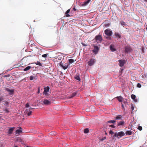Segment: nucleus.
Listing matches in <instances>:
<instances>
[{
    "mask_svg": "<svg viewBox=\"0 0 147 147\" xmlns=\"http://www.w3.org/2000/svg\"><path fill=\"white\" fill-rule=\"evenodd\" d=\"M32 108H31L30 109H26L25 112V113L28 116H30L31 115L32 111H31L32 109Z\"/></svg>",
    "mask_w": 147,
    "mask_h": 147,
    "instance_id": "6",
    "label": "nucleus"
},
{
    "mask_svg": "<svg viewBox=\"0 0 147 147\" xmlns=\"http://www.w3.org/2000/svg\"><path fill=\"white\" fill-rule=\"evenodd\" d=\"M40 88H39V87L38 88V92H40Z\"/></svg>",
    "mask_w": 147,
    "mask_h": 147,
    "instance_id": "48",
    "label": "nucleus"
},
{
    "mask_svg": "<svg viewBox=\"0 0 147 147\" xmlns=\"http://www.w3.org/2000/svg\"><path fill=\"white\" fill-rule=\"evenodd\" d=\"M95 62V60L94 59H91L88 62V65L90 66H91L94 65Z\"/></svg>",
    "mask_w": 147,
    "mask_h": 147,
    "instance_id": "8",
    "label": "nucleus"
},
{
    "mask_svg": "<svg viewBox=\"0 0 147 147\" xmlns=\"http://www.w3.org/2000/svg\"><path fill=\"white\" fill-rule=\"evenodd\" d=\"M35 78V77L33 76H30V80H32L33 79H34Z\"/></svg>",
    "mask_w": 147,
    "mask_h": 147,
    "instance_id": "32",
    "label": "nucleus"
},
{
    "mask_svg": "<svg viewBox=\"0 0 147 147\" xmlns=\"http://www.w3.org/2000/svg\"><path fill=\"white\" fill-rule=\"evenodd\" d=\"M4 100L3 97V96H0V102H1V101L3 100Z\"/></svg>",
    "mask_w": 147,
    "mask_h": 147,
    "instance_id": "34",
    "label": "nucleus"
},
{
    "mask_svg": "<svg viewBox=\"0 0 147 147\" xmlns=\"http://www.w3.org/2000/svg\"><path fill=\"white\" fill-rule=\"evenodd\" d=\"M43 102L44 104L47 105L50 104L51 103V101H49V100L47 99L44 100Z\"/></svg>",
    "mask_w": 147,
    "mask_h": 147,
    "instance_id": "12",
    "label": "nucleus"
},
{
    "mask_svg": "<svg viewBox=\"0 0 147 147\" xmlns=\"http://www.w3.org/2000/svg\"><path fill=\"white\" fill-rule=\"evenodd\" d=\"M50 89V87L49 86H47L44 88V91L43 92H49Z\"/></svg>",
    "mask_w": 147,
    "mask_h": 147,
    "instance_id": "15",
    "label": "nucleus"
},
{
    "mask_svg": "<svg viewBox=\"0 0 147 147\" xmlns=\"http://www.w3.org/2000/svg\"><path fill=\"white\" fill-rule=\"evenodd\" d=\"M116 122L115 121V120H110L108 121L107 123H115Z\"/></svg>",
    "mask_w": 147,
    "mask_h": 147,
    "instance_id": "31",
    "label": "nucleus"
},
{
    "mask_svg": "<svg viewBox=\"0 0 147 147\" xmlns=\"http://www.w3.org/2000/svg\"><path fill=\"white\" fill-rule=\"evenodd\" d=\"M125 122L123 121H121L119 122L118 123V126H119L121 125H123L124 124Z\"/></svg>",
    "mask_w": 147,
    "mask_h": 147,
    "instance_id": "17",
    "label": "nucleus"
},
{
    "mask_svg": "<svg viewBox=\"0 0 147 147\" xmlns=\"http://www.w3.org/2000/svg\"><path fill=\"white\" fill-rule=\"evenodd\" d=\"M75 79L78 80H80V77L79 76H77L76 77H75Z\"/></svg>",
    "mask_w": 147,
    "mask_h": 147,
    "instance_id": "35",
    "label": "nucleus"
},
{
    "mask_svg": "<svg viewBox=\"0 0 147 147\" xmlns=\"http://www.w3.org/2000/svg\"><path fill=\"white\" fill-rule=\"evenodd\" d=\"M95 39L96 41L100 42L102 41V36L99 34L95 36Z\"/></svg>",
    "mask_w": 147,
    "mask_h": 147,
    "instance_id": "3",
    "label": "nucleus"
},
{
    "mask_svg": "<svg viewBox=\"0 0 147 147\" xmlns=\"http://www.w3.org/2000/svg\"><path fill=\"white\" fill-rule=\"evenodd\" d=\"M99 50V48L97 46H94V49L92 51L95 54H97Z\"/></svg>",
    "mask_w": 147,
    "mask_h": 147,
    "instance_id": "7",
    "label": "nucleus"
},
{
    "mask_svg": "<svg viewBox=\"0 0 147 147\" xmlns=\"http://www.w3.org/2000/svg\"><path fill=\"white\" fill-rule=\"evenodd\" d=\"M13 92H10V94H12Z\"/></svg>",
    "mask_w": 147,
    "mask_h": 147,
    "instance_id": "50",
    "label": "nucleus"
},
{
    "mask_svg": "<svg viewBox=\"0 0 147 147\" xmlns=\"http://www.w3.org/2000/svg\"><path fill=\"white\" fill-rule=\"evenodd\" d=\"M89 131V129L88 128H86L84 129V132L85 134L88 133Z\"/></svg>",
    "mask_w": 147,
    "mask_h": 147,
    "instance_id": "30",
    "label": "nucleus"
},
{
    "mask_svg": "<svg viewBox=\"0 0 147 147\" xmlns=\"http://www.w3.org/2000/svg\"><path fill=\"white\" fill-rule=\"evenodd\" d=\"M122 107H124V106H123V104H122Z\"/></svg>",
    "mask_w": 147,
    "mask_h": 147,
    "instance_id": "49",
    "label": "nucleus"
},
{
    "mask_svg": "<svg viewBox=\"0 0 147 147\" xmlns=\"http://www.w3.org/2000/svg\"><path fill=\"white\" fill-rule=\"evenodd\" d=\"M60 66L62 67L64 69H67L68 66V65H63L61 62H60Z\"/></svg>",
    "mask_w": 147,
    "mask_h": 147,
    "instance_id": "10",
    "label": "nucleus"
},
{
    "mask_svg": "<svg viewBox=\"0 0 147 147\" xmlns=\"http://www.w3.org/2000/svg\"><path fill=\"white\" fill-rule=\"evenodd\" d=\"M125 52L126 53L131 52L132 50L131 47L129 45L125 46Z\"/></svg>",
    "mask_w": 147,
    "mask_h": 147,
    "instance_id": "5",
    "label": "nucleus"
},
{
    "mask_svg": "<svg viewBox=\"0 0 147 147\" xmlns=\"http://www.w3.org/2000/svg\"><path fill=\"white\" fill-rule=\"evenodd\" d=\"M115 36L119 38H121V35L119 34V33H117V32H115Z\"/></svg>",
    "mask_w": 147,
    "mask_h": 147,
    "instance_id": "18",
    "label": "nucleus"
},
{
    "mask_svg": "<svg viewBox=\"0 0 147 147\" xmlns=\"http://www.w3.org/2000/svg\"><path fill=\"white\" fill-rule=\"evenodd\" d=\"M20 129H18L16 130V134H19L22 132V128L21 127H20Z\"/></svg>",
    "mask_w": 147,
    "mask_h": 147,
    "instance_id": "23",
    "label": "nucleus"
},
{
    "mask_svg": "<svg viewBox=\"0 0 147 147\" xmlns=\"http://www.w3.org/2000/svg\"><path fill=\"white\" fill-rule=\"evenodd\" d=\"M6 90L8 92H13L14 90H10L8 88H6Z\"/></svg>",
    "mask_w": 147,
    "mask_h": 147,
    "instance_id": "29",
    "label": "nucleus"
},
{
    "mask_svg": "<svg viewBox=\"0 0 147 147\" xmlns=\"http://www.w3.org/2000/svg\"><path fill=\"white\" fill-rule=\"evenodd\" d=\"M122 118V116L121 115H118L117 116H116L115 117V120H120Z\"/></svg>",
    "mask_w": 147,
    "mask_h": 147,
    "instance_id": "21",
    "label": "nucleus"
},
{
    "mask_svg": "<svg viewBox=\"0 0 147 147\" xmlns=\"http://www.w3.org/2000/svg\"><path fill=\"white\" fill-rule=\"evenodd\" d=\"M110 48L112 51L113 52L116 51V49L114 48V46L112 45L110 46Z\"/></svg>",
    "mask_w": 147,
    "mask_h": 147,
    "instance_id": "14",
    "label": "nucleus"
},
{
    "mask_svg": "<svg viewBox=\"0 0 147 147\" xmlns=\"http://www.w3.org/2000/svg\"><path fill=\"white\" fill-rule=\"evenodd\" d=\"M109 133L112 135L114 134V132L111 130H110L109 131Z\"/></svg>",
    "mask_w": 147,
    "mask_h": 147,
    "instance_id": "40",
    "label": "nucleus"
},
{
    "mask_svg": "<svg viewBox=\"0 0 147 147\" xmlns=\"http://www.w3.org/2000/svg\"><path fill=\"white\" fill-rule=\"evenodd\" d=\"M69 62L70 63H72L74 62V60L72 59H69Z\"/></svg>",
    "mask_w": 147,
    "mask_h": 147,
    "instance_id": "28",
    "label": "nucleus"
},
{
    "mask_svg": "<svg viewBox=\"0 0 147 147\" xmlns=\"http://www.w3.org/2000/svg\"><path fill=\"white\" fill-rule=\"evenodd\" d=\"M73 10L75 11H76V9L74 7L73 8Z\"/></svg>",
    "mask_w": 147,
    "mask_h": 147,
    "instance_id": "46",
    "label": "nucleus"
},
{
    "mask_svg": "<svg viewBox=\"0 0 147 147\" xmlns=\"http://www.w3.org/2000/svg\"><path fill=\"white\" fill-rule=\"evenodd\" d=\"M132 131H127L125 132V134L127 135H130L132 134Z\"/></svg>",
    "mask_w": 147,
    "mask_h": 147,
    "instance_id": "19",
    "label": "nucleus"
},
{
    "mask_svg": "<svg viewBox=\"0 0 147 147\" xmlns=\"http://www.w3.org/2000/svg\"><path fill=\"white\" fill-rule=\"evenodd\" d=\"M118 61L119 63V65L121 67L123 66L125 63V60H119Z\"/></svg>",
    "mask_w": 147,
    "mask_h": 147,
    "instance_id": "11",
    "label": "nucleus"
},
{
    "mask_svg": "<svg viewBox=\"0 0 147 147\" xmlns=\"http://www.w3.org/2000/svg\"><path fill=\"white\" fill-rule=\"evenodd\" d=\"M137 87L138 88H140L141 87V84L140 83H138L137 86Z\"/></svg>",
    "mask_w": 147,
    "mask_h": 147,
    "instance_id": "39",
    "label": "nucleus"
},
{
    "mask_svg": "<svg viewBox=\"0 0 147 147\" xmlns=\"http://www.w3.org/2000/svg\"><path fill=\"white\" fill-rule=\"evenodd\" d=\"M34 63L36 65H39L40 66H42V64L39 61L35 62H34Z\"/></svg>",
    "mask_w": 147,
    "mask_h": 147,
    "instance_id": "24",
    "label": "nucleus"
},
{
    "mask_svg": "<svg viewBox=\"0 0 147 147\" xmlns=\"http://www.w3.org/2000/svg\"><path fill=\"white\" fill-rule=\"evenodd\" d=\"M105 26H107V24L105 25Z\"/></svg>",
    "mask_w": 147,
    "mask_h": 147,
    "instance_id": "52",
    "label": "nucleus"
},
{
    "mask_svg": "<svg viewBox=\"0 0 147 147\" xmlns=\"http://www.w3.org/2000/svg\"><path fill=\"white\" fill-rule=\"evenodd\" d=\"M121 25H125V23L123 21H122L121 22Z\"/></svg>",
    "mask_w": 147,
    "mask_h": 147,
    "instance_id": "33",
    "label": "nucleus"
},
{
    "mask_svg": "<svg viewBox=\"0 0 147 147\" xmlns=\"http://www.w3.org/2000/svg\"><path fill=\"white\" fill-rule=\"evenodd\" d=\"M76 94H77L76 92H74L70 96H68V97H69V98H71L75 96L76 95Z\"/></svg>",
    "mask_w": 147,
    "mask_h": 147,
    "instance_id": "22",
    "label": "nucleus"
},
{
    "mask_svg": "<svg viewBox=\"0 0 147 147\" xmlns=\"http://www.w3.org/2000/svg\"><path fill=\"white\" fill-rule=\"evenodd\" d=\"M113 136H114V137H117L118 138L117 133L116 132L115 133L114 135Z\"/></svg>",
    "mask_w": 147,
    "mask_h": 147,
    "instance_id": "38",
    "label": "nucleus"
},
{
    "mask_svg": "<svg viewBox=\"0 0 147 147\" xmlns=\"http://www.w3.org/2000/svg\"><path fill=\"white\" fill-rule=\"evenodd\" d=\"M31 68V67L30 66H28L26 68H24V71H27L29 69H30Z\"/></svg>",
    "mask_w": 147,
    "mask_h": 147,
    "instance_id": "26",
    "label": "nucleus"
},
{
    "mask_svg": "<svg viewBox=\"0 0 147 147\" xmlns=\"http://www.w3.org/2000/svg\"><path fill=\"white\" fill-rule=\"evenodd\" d=\"M31 57V55L25 57L21 60L22 61L24 64H27L29 63L30 61L31 60V59L30 58Z\"/></svg>",
    "mask_w": 147,
    "mask_h": 147,
    "instance_id": "2",
    "label": "nucleus"
},
{
    "mask_svg": "<svg viewBox=\"0 0 147 147\" xmlns=\"http://www.w3.org/2000/svg\"><path fill=\"white\" fill-rule=\"evenodd\" d=\"M48 54H45L42 55V56L43 57H47Z\"/></svg>",
    "mask_w": 147,
    "mask_h": 147,
    "instance_id": "36",
    "label": "nucleus"
},
{
    "mask_svg": "<svg viewBox=\"0 0 147 147\" xmlns=\"http://www.w3.org/2000/svg\"><path fill=\"white\" fill-rule=\"evenodd\" d=\"M118 139L120 138L121 137L125 135V133L123 131H120L117 133Z\"/></svg>",
    "mask_w": 147,
    "mask_h": 147,
    "instance_id": "9",
    "label": "nucleus"
},
{
    "mask_svg": "<svg viewBox=\"0 0 147 147\" xmlns=\"http://www.w3.org/2000/svg\"><path fill=\"white\" fill-rule=\"evenodd\" d=\"M10 76V75L9 74H8V75H5V76H4V77H9Z\"/></svg>",
    "mask_w": 147,
    "mask_h": 147,
    "instance_id": "43",
    "label": "nucleus"
},
{
    "mask_svg": "<svg viewBox=\"0 0 147 147\" xmlns=\"http://www.w3.org/2000/svg\"><path fill=\"white\" fill-rule=\"evenodd\" d=\"M131 109L132 111H133L134 109V107L133 106H132L131 107Z\"/></svg>",
    "mask_w": 147,
    "mask_h": 147,
    "instance_id": "44",
    "label": "nucleus"
},
{
    "mask_svg": "<svg viewBox=\"0 0 147 147\" xmlns=\"http://www.w3.org/2000/svg\"><path fill=\"white\" fill-rule=\"evenodd\" d=\"M109 126V127L112 128H115V126L113 125H110Z\"/></svg>",
    "mask_w": 147,
    "mask_h": 147,
    "instance_id": "41",
    "label": "nucleus"
},
{
    "mask_svg": "<svg viewBox=\"0 0 147 147\" xmlns=\"http://www.w3.org/2000/svg\"><path fill=\"white\" fill-rule=\"evenodd\" d=\"M138 129L140 131H141L142 129V127L141 126H139L138 127Z\"/></svg>",
    "mask_w": 147,
    "mask_h": 147,
    "instance_id": "37",
    "label": "nucleus"
},
{
    "mask_svg": "<svg viewBox=\"0 0 147 147\" xmlns=\"http://www.w3.org/2000/svg\"><path fill=\"white\" fill-rule=\"evenodd\" d=\"M146 29H147V27H146Z\"/></svg>",
    "mask_w": 147,
    "mask_h": 147,
    "instance_id": "53",
    "label": "nucleus"
},
{
    "mask_svg": "<svg viewBox=\"0 0 147 147\" xmlns=\"http://www.w3.org/2000/svg\"><path fill=\"white\" fill-rule=\"evenodd\" d=\"M145 1L147 2V0H144Z\"/></svg>",
    "mask_w": 147,
    "mask_h": 147,
    "instance_id": "51",
    "label": "nucleus"
},
{
    "mask_svg": "<svg viewBox=\"0 0 147 147\" xmlns=\"http://www.w3.org/2000/svg\"><path fill=\"white\" fill-rule=\"evenodd\" d=\"M105 34L108 36H111L112 34V32L110 30L107 29L105 31Z\"/></svg>",
    "mask_w": 147,
    "mask_h": 147,
    "instance_id": "4",
    "label": "nucleus"
},
{
    "mask_svg": "<svg viewBox=\"0 0 147 147\" xmlns=\"http://www.w3.org/2000/svg\"><path fill=\"white\" fill-rule=\"evenodd\" d=\"M87 1L85 2L84 3V5H86L88 4L90 1L91 0H86Z\"/></svg>",
    "mask_w": 147,
    "mask_h": 147,
    "instance_id": "27",
    "label": "nucleus"
},
{
    "mask_svg": "<svg viewBox=\"0 0 147 147\" xmlns=\"http://www.w3.org/2000/svg\"><path fill=\"white\" fill-rule=\"evenodd\" d=\"M15 127H11L8 131V134H11L12 133V132L14 129Z\"/></svg>",
    "mask_w": 147,
    "mask_h": 147,
    "instance_id": "13",
    "label": "nucleus"
},
{
    "mask_svg": "<svg viewBox=\"0 0 147 147\" xmlns=\"http://www.w3.org/2000/svg\"><path fill=\"white\" fill-rule=\"evenodd\" d=\"M25 106H26V107H29V104H28V103H27L26 105Z\"/></svg>",
    "mask_w": 147,
    "mask_h": 147,
    "instance_id": "42",
    "label": "nucleus"
},
{
    "mask_svg": "<svg viewBox=\"0 0 147 147\" xmlns=\"http://www.w3.org/2000/svg\"><path fill=\"white\" fill-rule=\"evenodd\" d=\"M116 98L119 102H122L123 101V98L121 96H117Z\"/></svg>",
    "mask_w": 147,
    "mask_h": 147,
    "instance_id": "16",
    "label": "nucleus"
},
{
    "mask_svg": "<svg viewBox=\"0 0 147 147\" xmlns=\"http://www.w3.org/2000/svg\"><path fill=\"white\" fill-rule=\"evenodd\" d=\"M5 111L7 112H9V111L7 109H5Z\"/></svg>",
    "mask_w": 147,
    "mask_h": 147,
    "instance_id": "47",
    "label": "nucleus"
},
{
    "mask_svg": "<svg viewBox=\"0 0 147 147\" xmlns=\"http://www.w3.org/2000/svg\"><path fill=\"white\" fill-rule=\"evenodd\" d=\"M53 92H43V94L44 96L48 98L52 99V98H55V95L53 94Z\"/></svg>",
    "mask_w": 147,
    "mask_h": 147,
    "instance_id": "1",
    "label": "nucleus"
},
{
    "mask_svg": "<svg viewBox=\"0 0 147 147\" xmlns=\"http://www.w3.org/2000/svg\"><path fill=\"white\" fill-rule=\"evenodd\" d=\"M131 98L134 100V101L136 102L137 101V100H135V98H136V96L134 94H132L131 96Z\"/></svg>",
    "mask_w": 147,
    "mask_h": 147,
    "instance_id": "25",
    "label": "nucleus"
},
{
    "mask_svg": "<svg viewBox=\"0 0 147 147\" xmlns=\"http://www.w3.org/2000/svg\"><path fill=\"white\" fill-rule=\"evenodd\" d=\"M5 104L6 105H8V102H7V101L6 102H5Z\"/></svg>",
    "mask_w": 147,
    "mask_h": 147,
    "instance_id": "45",
    "label": "nucleus"
},
{
    "mask_svg": "<svg viewBox=\"0 0 147 147\" xmlns=\"http://www.w3.org/2000/svg\"><path fill=\"white\" fill-rule=\"evenodd\" d=\"M70 9H69L67 10L65 12V16L66 17H69L70 16V15L69 14H68V13L70 12Z\"/></svg>",
    "mask_w": 147,
    "mask_h": 147,
    "instance_id": "20",
    "label": "nucleus"
}]
</instances>
